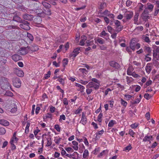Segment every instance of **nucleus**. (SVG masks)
Wrapping results in <instances>:
<instances>
[{
  "instance_id": "1",
  "label": "nucleus",
  "mask_w": 159,
  "mask_h": 159,
  "mask_svg": "<svg viewBox=\"0 0 159 159\" xmlns=\"http://www.w3.org/2000/svg\"><path fill=\"white\" fill-rule=\"evenodd\" d=\"M130 47L132 50L134 51L135 49H138L140 47V44L137 43L134 40H132L130 43Z\"/></svg>"
},
{
  "instance_id": "2",
  "label": "nucleus",
  "mask_w": 159,
  "mask_h": 159,
  "mask_svg": "<svg viewBox=\"0 0 159 159\" xmlns=\"http://www.w3.org/2000/svg\"><path fill=\"white\" fill-rule=\"evenodd\" d=\"M22 24L20 25V27L22 29L26 30H29L30 27L29 26V23L27 21L23 20L21 23Z\"/></svg>"
},
{
  "instance_id": "3",
  "label": "nucleus",
  "mask_w": 159,
  "mask_h": 159,
  "mask_svg": "<svg viewBox=\"0 0 159 159\" xmlns=\"http://www.w3.org/2000/svg\"><path fill=\"white\" fill-rule=\"evenodd\" d=\"M149 11H147L146 9L144 10L142 13L141 16L143 20L145 22L147 21L148 19H149L150 16H149Z\"/></svg>"
},
{
  "instance_id": "4",
  "label": "nucleus",
  "mask_w": 159,
  "mask_h": 159,
  "mask_svg": "<svg viewBox=\"0 0 159 159\" xmlns=\"http://www.w3.org/2000/svg\"><path fill=\"white\" fill-rule=\"evenodd\" d=\"M134 15L133 12L132 11H127L124 14L125 18L127 21H129L133 17Z\"/></svg>"
},
{
  "instance_id": "5",
  "label": "nucleus",
  "mask_w": 159,
  "mask_h": 159,
  "mask_svg": "<svg viewBox=\"0 0 159 159\" xmlns=\"http://www.w3.org/2000/svg\"><path fill=\"white\" fill-rule=\"evenodd\" d=\"M30 47L26 48H22L19 51V53L21 55H25L27 54L29 50Z\"/></svg>"
},
{
  "instance_id": "6",
  "label": "nucleus",
  "mask_w": 159,
  "mask_h": 159,
  "mask_svg": "<svg viewBox=\"0 0 159 159\" xmlns=\"http://www.w3.org/2000/svg\"><path fill=\"white\" fill-rule=\"evenodd\" d=\"M100 84H97L96 83L93 82H90L88 84L87 86L90 88H94L95 90L98 89L100 87Z\"/></svg>"
},
{
  "instance_id": "7",
  "label": "nucleus",
  "mask_w": 159,
  "mask_h": 159,
  "mask_svg": "<svg viewBox=\"0 0 159 159\" xmlns=\"http://www.w3.org/2000/svg\"><path fill=\"white\" fill-rule=\"evenodd\" d=\"M13 85L17 88H19L21 86V81L18 78H16L12 81Z\"/></svg>"
},
{
  "instance_id": "8",
  "label": "nucleus",
  "mask_w": 159,
  "mask_h": 159,
  "mask_svg": "<svg viewBox=\"0 0 159 159\" xmlns=\"http://www.w3.org/2000/svg\"><path fill=\"white\" fill-rule=\"evenodd\" d=\"M109 35L108 33L106 32L104 30H103L100 34L99 36L107 40L109 38Z\"/></svg>"
},
{
  "instance_id": "9",
  "label": "nucleus",
  "mask_w": 159,
  "mask_h": 159,
  "mask_svg": "<svg viewBox=\"0 0 159 159\" xmlns=\"http://www.w3.org/2000/svg\"><path fill=\"white\" fill-rule=\"evenodd\" d=\"M110 65L111 66L116 69H118L120 67V66L118 63L113 61H111L110 63Z\"/></svg>"
},
{
  "instance_id": "10",
  "label": "nucleus",
  "mask_w": 159,
  "mask_h": 159,
  "mask_svg": "<svg viewBox=\"0 0 159 159\" xmlns=\"http://www.w3.org/2000/svg\"><path fill=\"white\" fill-rule=\"evenodd\" d=\"M7 81V78L4 77L0 78V86L2 89V87H4L5 85V83Z\"/></svg>"
},
{
  "instance_id": "11",
  "label": "nucleus",
  "mask_w": 159,
  "mask_h": 159,
  "mask_svg": "<svg viewBox=\"0 0 159 159\" xmlns=\"http://www.w3.org/2000/svg\"><path fill=\"white\" fill-rule=\"evenodd\" d=\"M147 7H146V6H145L144 10L146 9L147 11H148L149 13L152 12L153 10V8H154V5L151 4H148V3L147 4Z\"/></svg>"
},
{
  "instance_id": "12",
  "label": "nucleus",
  "mask_w": 159,
  "mask_h": 159,
  "mask_svg": "<svg viewBox=\"0 0 159 159\" xmlns=\"http://www.w3.org/2000/svg\"><path fill=\"white\" fill-rule=\"evenodd\" d=\"M152 63H148L145 67V70L147 73L148 74H149L152 68Z\"/></svg>"
},
{
  "instance_id": "13",
  "label": "nucleus",
  "mask_w": 159,
  "mask_h": 159,
  "mask_svg": "<svg viewBox=\"0 0 159 159\" xmlns=\"http://www.w3.org/2000/svg\"><path fill=\"white\" fill-rule=\"evenodd\" d=\"M23 17L24 19L30 21L33 19V17L32 15L25 14L23 15Z\"/></svg>"
},
{
  "instance_id": "14",
  "label": "nucleus",
  "mask_w": 159,
  "mask_h": 159,
  "mask_svg": "<svg viewBox=\"0 0 159 159\" xmlns=\"http://www.w3.org/2000/svg\"><path fill=\"white\" fill-rule=\"evenodd\" d=\"M12 58L14 61H17L21 60L22 57L17 54H15L12 56Z\"/></svg>"
},
{
  "instance_id": "15",
  "label": "nucleus",
  "mask_w": 159,
  "mask_h": 159,
  "mask_svg": "<svg viewBox=\"0 0 159 159\" xmlns=\"http://www.w3.org/2000/svg\"><path fill=\"white\" fill-rule=\"evenodd\" d=\"M87 37L86 36H82L81 37V40L80 43V45L81 46H83L85 44L84 42L87 40Z\"/></svg>"
},
{
  "instance_id": "16",
  "label": "nucleus",
  "mask_w": 159,
  "mask_h": 159,
  "mask_svg": "<svg viewBox=\"0 0 159 159\" xmlns=\"http://www.w3.org/2000/svg\"><path fill=\"white\" fill-rule=\"evenodd\" d=\"M80 123L84 125H85L87 123V119L86 117L83 113L82 114Z\"/></svg>"
},
{
  "instance_id": "17",
  "label": "nucleus",
  "mask_w": 159,
  "mask_h": 159,
  "mask_svg": "<svg viewBox=\"0 0 159 159\" xmlns=\"http://www.w3.org/2000/svg\"><path fill=\"white\" fill-rule=\"evenodd\" d=\"M152 140V137L151 136L146 135L143 139V141L147 142L148 141L150 143L151 140Z\"/></svg>"
},
{
  "instance_id": "18",
  "label": "nucleus",
  "mask_w": 159,
  "mask_h": 159,
  "mask_svg": "<svg viewBox=\"0 0 159 159\" xmlns=\"http://www.w3.org/2000/svg\"><path fill=\"white\" fill-rule=\"evenodd\" d=\"M95 41L97 42L99 44H103L105 43L104 40L102 38L100 37H97L94 39Z\"/></svg>"
},
{
  "instance_id": "19",
  "label": "nucleus",
  "mask_w": 159,
  "mask_h": 159,
  "mask_svg": "<svg viewBox=\"0 0 159 159\" xmlns=\"http://www.w3.org/2000/svg\"><path fill=\"white\" fill-rule=\"evenodd\" d=\"M30 50L32 52H36L39 49L38 46L35 44H34L31 47H30Z\"/></svg>"
},
{
  "instance_id": "20",
  "label": "nucleus",
  "mask_w": 159,
  "mask_h": 159,
  "mask_svg": "<svg viewBox=\"0 0 159 159\" xmlns=\"http://www.w3.org/2000/svg\"><path fill=\"white\" fill-rule=\"evenodd\" d=\"M0 124L5 126H7L9 124L8 121L4 120H0Z\"/></svg>"
},
{
  "instance_id": "21",
  "label": "nucleus",
  "mask_w": 159,
  "mask_h": 159,
  "mask_svg": "<svg viewBox=\"0 0 159 159\" xmlns=\"http://www.w3.org/2000/svg\"><path fill=\"white\" fill-rule=\"evenodd\" d=\"M72 144L74 145V146H72V148L75 151H77L78 149V143L77 142L75 141H73L72 142Z\"/></svg>"
},
{
  "instance_id": "22",
  "label": "nucleus",
  "mask_w": 159,
  "mask_h": 159,
  "mask_svg": "<svg viewBox=\"0 0 159 159\" xmlns=\"http://www.w3.org/2000/svg\"><path fill=\"white\" fill-rule=\"evenodd\" d=\"M42 4L46 9H49L51 7V6L50 4L45 1L42 2Z\"/></svg>"
},
{
  "instance_id": "23",
  "label": "nucleus",
  "mask_w": 159,
  "mask_h": 159,
  "mask_svg": "<svg viewBox=\"0 0 159 159\" xmlns=\"http://www.w3.org/2000/svg\"><path fill=\"white\" fill-rule=\"evenodd\" d=\"M10 143L11 144V148L12 150H15L16 149V147L14 143H16L17 142H15V141L11 140Z\"/></svg>"
},
{
  "instance_id": "24",
  "label": "nucleus",
  "mask_w": 159,
  "mask_h": 159,
  "mask_svg": "<svg viewBox=\"0 0 159 159\" xmlns=\"http://www.w3.org/2000/svg\"><path fill=\"white\" fill-rule=\"evenodd\" d=\"M94 44L93 40H87L85 42V46H90Z\"/></svg>"
},
{
  "instance_id": "25",
  "label": "nucleus",
  "mask_w": 159,
  "mask_h": 159,
  "mask_svg": "<svg viewBox=\"0 0 159 159\" xmlns=\"http://www.w3.org/2000/svg\"><path fill=\"white\" fill-rule=\"evenodd\" d=\"M145 6V5H143L141 3H139L137 5V6L139 8V11L140 12L142 11L144 7Z\"/></svg>"
},
{
  "instance_id": "26",
  "label": "nucleus",
  "mask_w": 159,
  "mask_h": 159,
  "mask_svg": "<svg viewBox=\"0 0 159 159\" xmlns=\"http://www.w3.org/2000/svg\"><path fill=\"white\" fill-rule=\"evenodd\" d=\"M16 72L17 75L19 77H22L24 76V72L22 70H17Z\"/></svg>"
},
{
  "instance_id": "27",
  "label": "nucleus",
  "mask_w": 159,
  "mask_h": 159,
  "mask_svg": "<svg viewBox=\"0 0 159 159\" xmlns=\"http://www.w3.org/2000/svg\"><path fill=\"white\" fill-rule=\"evenodd\" d=\"M61 138H60L59 136L54 137V140L55 143L59 145L61 143Z\"/></svg>"
},
{
  "instance_id": "28",
  "label": "nucleus",
  "mask_w": 159,
  "mask_h": 159,
  "mask_svg": "<svg viewBox=\"0 0 159 159\" xmlns=\"http://www.w3.org/2000/svg\"><path fill=\"white\" fill-rule=\"evenodd\" d=\"M139 16V14L138 13H136L134 16V23L136 25H138V23L137 22L138 19V17Z\"/></svg>"
},
{
  "instance_id": "29",
  "label": "nucleus",
  "mask_w": 159,
  "mask_h": 159,
  "mask_svg": "<svg viewBox=\"0 0 159 159\" xmlns=\"http://www.w3.org/2000/svg\"><path fill=\"white\" fill-rule=\"evenodd\" d=\"M13 20L20 23H21L23 21L20 18L17 16H14L13 17Z\"/></svg>"
},
{
  "instance_id": "30",
  "label": "nucleus",
  "mask_w": 159,
  "mask_h": 159,
  "mask_svg": "<svg viewBox=\"0 0 159 159\" xmlns=\"http://www.w3.org/2000/svg\"><path fill=\"white\" fill-rule=\"evenodd\" d=\"M89 152L87 149H85L83 153V158L85 159L89 156Z\"/></svg>"
},
{
  "instance_id": "31",
  "label": "nucleus",
  "mask_w": 159,
  "mask_h": 159,
  "mask_svg": "<svg viewBox=\"0 0 159 159\" xmlns=\"http://www.w3.org/2000/svg\"><path fill=\"white\" fill-rule=\"evenodd\" d=\"M132 148L130 144H129L128 146L126 147L123 148V151L126 152H128Z\"/></svg>"
},
{
  "instance_id": "32",
  "label": "nucleus",
  "mask_w": 159,
  "mask_h": 159,
  "mask_svg": "<svg viewBox=\"0 0 159 159\" xmlns=\"http://www.w3.org/2000/svg\"><path fill=\"white\" fill-rule=\"evenodd\" d=\"M133 71V68L131 66L129 67L127 70V74L129 75H131V74L133 73L132 72Z\"/></svg>"
},
{
  "instance_id": "33",
  "label": "nucleus",
  "mask_w": 159,
  "mask_h": 159,
  "mask_svg": "<svg viewBox=\"0 0 159 159\" xmlns=\"http://www.w3.org/2000/svg\"><path fill=\"white\" fill-rule=\"evenodd\" d=\"M104 132V131L103 129H102V130L98 131V132H97L95 134L96 135V137L98 138H100V136L99 135H101Z\"/></svg>"
},
{
  "instance_id": "34",
  "label": "nucleus",
  "mask_w": 159,
  "mask_h": 159,
  "mask_svg": "<svg viewBox=\"0 0 159 159\" xmlns=\"http://www.w3.org/2000/svg\"><path fill=\"white\" fill-rule=\"evenodd\" d=\"M75 86L79 88L80 90H79L81 91H83L85 89L84 86L78 83H76L75 84Z\"/></svg>"
},
{
  "instance_id": "35",
  "label": "nucleus",
  "mask_w": 159,
  "mask_h": 159,
  "mask_svg": "<svg viewBox=\"0 0 159 159\" xmlns=\"http://www.w3.org/2000/svg\"><path fill=\"white\" fill-rule=\"evenodd\" d=\"M46 139L47 140V144L46 146L47 147H49L51 146L52 144V143L51 138H47Z\"/></svg>"
},
{
  "instance_id": "36",
  "label": "nucleus",
  "mask_w": 159,
  "mask_h": 159,
  "mask_svg": "<svg viewBox=\"0 0 159 159\" xmlns=\"http://www.w3.org/2000/svg\"><path fill=\"white\" fill-rule=\"evenodd\" d=\"M113 22L115 25L116 27H118L121 26V22L118 20H114Z\"/></svg>"
},
{
  "instance_id": "37",
  "label": "nucleus",
  "mask_w": 159,
  "mask_h": 159,
  "mask_svg": "<svg viewBox=\"0 0 159 159\" xmlns=\"http://www.w3.org/2000/svg\"><path fill=\"white\" fill-rule=\"evenodd\" d=\"M116 123V121L115 120H111L109 122L108 125V126L109 127H112Z\"/></svg>"
},
{
  "instance_id": "38",
  "label": "nucleus",
  "mask_w": 159,
  "mask_h": 159,
  "mask_svg": "<svg viewBox=\"0 0 159 159\" xmlns=\"http://www.w3.org/2000/svg\"><path fill=\"white\" fill-rule=\"evenodd\" d=\"M58 79L57 80L60 82V83L63 85H64L65 82L64 79L61 78L60 76H58Z\"/></svg>"
},
{
  "instance_id": "39",
  "label": "nucleus",
  "mask_w": 159,
  "mask_h": 159,
  "mask_svg": "<svg viewBox=\"0 0 159 159\" xmlns=\"http://www.w3.org/2000/svg\"><path fill=\"white\" fill-rule=\"evenodd\" d=\"M123 28V26L122 25L118 27H116L115 32L118 33L122 30Z\"/></svg>"
},
{
  "instance_id": "40",
  "label": "nucleus",
  "mask_w": 159,
  "mask_h": 159,
  "mask_svg": "<svg viewBox=\"0 0 159 159\" xmlns=\"http://www.w3.org/2000/svg\"><path fill=\"white\" fill-rule=\"evenodd\" d=\"M68 62V59L67 58L64 59L63 61V67H65L66 65Z\"/></svg>"
},
{
  "instance_id": "41",
  "label": "nucleus",
  "mask_w": 159,
  "mask_h": 159,
  "mask_svg": "<svg viewBox=\"0 0 159 159\" xmlns=\"http://www.w3.org/2000/svg\"><path fill=\"white\" fill-rule=\"evenodd\" d=\"M127 80V82L128 84L130 83L131 82L133 81V79L130 77L127 76L126 77Z\"/></svg>"
},
{
  "instance_id": "42",
  "label": "nucleus",
  "mask_w": 159,
  "mask_h": 159,
  "mask_svg": "<svg viewBox=\"0 0 159 159\" xmlns=\"http://www.w3.org/2000/svg\"><path fill=\"white\" fill-rule=\"evenodd\" d=\"M51 75V72L50 71H49L48 72L47 74L44 75V79H47L49 78Z\"/></svg>"
},
{
  "instance_id": "43",
  "label": "nucleus",
  "mask_w": 159,
  "mask_h": 159,
  "mask_svg": "<svg viewBox=\"0 0 159 159\" xmlns=\"http://www.w3.org/2000/svg\"><path fill=\"white\" fill-rule=\"evenodd\" d=\"M16 132L14 133L13 137L12 138H11V140H13L14 141H15V142H17V141L18 140V139L16 138Z\"/></svg>"
},
{
  "instance_id": "44",
  "label": "nucleus",
  "mask_w": 159,
  "mask_h": 159,
  "mask_svg": "<svg viewBox=\"0 0 159 159\" xmlns=\"http://www.w3.org/2000/svg\"><path fill=\"white\" fill-rule=\"evenodd\" d=\"M52 115L50 113H47L45 116H43V119H45L47 118H52Z\"/></svg>"
},
{
  "instance_id": "45",
  "label": "nucleus",
  "mask_w": 159,
  "mask_h": 159,
  "mask_svg": "<svg viewBox=\"0 0 159 159\" xmlns=\"http://www.w3.org/2000/svg\"><path fill=\"white\" fill-rule=\"evenodd\" d=\"M150 55V54H148L145 56V59L147 61H150L151 60V58L149 57Z\"/></svg>"
},
{
  "instance_id": "46",
  "label": "nucleus",
  "mask_w": 159,
  "mask_h": 159,
  "mask_svg": "<svg viewBox=\"0 0 159 159\" xmlns=\"http://www.w3.org/2000/svg\"><path fill=\"white\" fill-rule=\"evenodd\" d=\"M106 4L105 3H101L100 6V10L99 13H101L102 9L104 8V5Z\"/></svg>"
},
{
  "instance_id": "47",
  "label": "nucleus",
  "mask_w": 159,
  "mask_h": 159,
  "mask_svg": "<svg viewBox=\"0 0 159 159\" xmlns=\"http://www.w3.org/2000/svg\"><path fill=\"white\" fill-rule=\"evenodd\" d=\"M6 133V130L3 127H0V134L2 135Z\"/></svg>"
},
{
  "instance_id": "48",
  "label": "nucleus",
  "mask_w": 159,
  "mask_h": 159,
  "mask_svg": "<svg viewBox=\"0 0 159 159\" xmlns=\"http://www.w3.org/2000/svg\"><path fill=\"white\" fill-rule=\"evenodd\" d=\"M30 126V123L27 122L25 127V132L26 133H28L29 132V127Z\"/></svg>"
},
{
  "instance_id": "49",
  "label": "nucleus",
  "mask_w": 159,
  "mask_h": 159,
  "mask_svg": "<svg viewBox=\"0 0 159 159\" xmlns=\"http://www.w3.org/2000/svg\"><path fill=\"white\" fill-rule=\"evenodd\" d=\"M79 70L80 72L84 74H87L88 73L87 71L85 68H80L79 69Z\"/></svg>"
},
{
  "instance_id": "50",
  "label": "nucleus",
  "mask_w": 159,
  "mask_h": 159,
  "mask_svg": "<svg viewBox=\"0 0 159 159\" xmlns=\"http://www.w3.org/2000/svg\"><path fill=\"white\" fill-rule=\"evenodd\" d=\"M27 37L31 41H33L34 39V38L33 35L27 33Z\"/></svg>"
},
{
  "instance_id": "51",
  "label": "nucleus",
  "mask_w": 159,
  "mask_h": 159,
  "mask_svg": "<svg viewBox=\"0 0 159 159\" xmlns=\"http://www.w3.org/2000/svg\"><path fill=\"white\" fill-rule=\"evenodd\" d=\"M110 12L109 11H108L107 10H106L104 11L103 12H101V13L100 14H103L105 16H108V14H109Z\"/></svg>"
},
{
  "instance_id": "52",
  "label": "nucleus",
  "mask_w": 159,
  "mask_h": 159,
  "mask_svg": "<svg viewBox=\"0 0 159 159\" xmlns=\"http://www.w3.org/2000/svg\"><path fill=\"white\" fill-rule=\"evenodd\" d=\"M103 116V115H102V114L101 113H100L98 116V121H99V122H101L102 121V117Z\"/></svg>"
},
{
  "instance_id": "53",
  "label": "nucleus",
  "mask_w": 159,
  "mask_h": 159,
  "mask_svg": "<svg viewBox=\"0 0 159 159\" xmlns=\"http://www.w3.org/2000/svg\"><path fill=\"white\" fill-rule=\"evenodd\" d=\"M152 83V81L150 80L147 81L145 85L144 86V88H146L147 86H149Z\"/></svg>"
},
{
  "instance_id": "54",
  "label": "nucleus",
  "mask_w": 159,
  "mask_h": 159,
  "mask_svg": "<svg viewBox=\"0 0 159 159\" xmlns=\"http://www.w3.org/2000/svg\"><path fill=\"white\" fill-rule=\"evenodd\" d=\"M92 81L97 84H100V81L95 78H93L91 80Z\"/></svg>"
},
{
  "instance_id": "55",
  "label": "nucleus",
  "mask_w": 159,
  "mask_h": 159,
  "mask_svg": "<svg viewBox=\"0 0 159 159\" xmlns=\"http://www.w3.org/2000/svg\"><path fill=\"white\" fill-rule=\"evenodd\" d=\"M144 50L145 51H147L148 53H150L151 52V48L149 47H145L144 48Z\"/></svg>"
},
{
  "instance_id": "56",
  "label": "nucleus",
  "mask_w": 159,
  "mask_h": 159,
  "mask_svg": "<svg viewBox=\"0 0 159 159\" xmlns=\"http://www.w3.org/2000/svg\"><path fill=\"white\" fill-rule=\"evenodd\" d=\"M155 11L154 13V16H157V14L159 13V9L156 7H155L154 9Z\"/></svg>"
},
{
  "instance_id": "57",
  "label": "nucleus",
  "mask_w": 159,
  "mask_h": 159,
  "mask_svg": "<svg viewBox=\"0 0 159 159\" xmlns=\"http://www.w3.org/2000/svg\"><path fill=\"white\" fill-rule=\"evenodd\" d=\"M80 49V47H78L75 49L73 51V53H77V54H78L80 52H79V50Z\"/></svg>"
},
{
  "instance_id": "58",
  "label": "nucleus",
  "mask_w": 159,
  "mask_h": 159,
  "mask_svg": "<svg viewBox=\"0 0 159 159\" xmlns=\"http://www.w3.org/2000/svg\"><path fill=\"white\" fill-rule=\"evenodd\" d=\"M143 40L147 43H149L150 42V40L148 37L145 36L143 38Z\"/></svg>"
},
{
  "instance_id": "59",
  "label": "nucleus",
  "mask_w": 159,
  "mask_h": 159,
  "mask_svg": "<svg viewBox=\"0 0 159 159\" xmlns=\"http://www.w3.org/2000/svg\"><path fill=\"white\" fill-rule=\"evenodd\" d=\"M107 153V150H104L100 153V154L99 155V157H101Z\"/></svg>"
},
{
  "instance_id": "60",
  "label": "nucleus",
  "mask_w": 159,
  "mask_h": 159,
  "mask_svg": "<svg viewBox=\"0 0 159 159\" xmlns=\"http://www.w3.org/2000/svg\"><path fill=\"white\" fill-rule=\"evenodd\" d=\"M135 133L134 132L133 130L129 129V134L133 137H134V135L135 134Z\"/></svg>"
},
{
  "instance_id": "61",
  "label": "nucleus",
  "mask_w": 159,
  "mask_h": 159,
  "mask_svg": "<svg viewBox=\"0 0 159 159\" xmlns=\"http://www.w3.org/2000/svg\"><path fill=\"white\" fill-rule=\"evenodd\" d=\"M121 103L125 107H126L127 106V102L122 99H121Z\"/></svg>"
},
{
  "instance_id": "62",
  "label": "nucleus",
  "mask_w": 159,
  "mask_h": 159,
  "mask_svg": "<svg viewBox=\"0 0 159 159\" xmlns=\"http://www.w3.org/2000/svg\"><path fill=\"white\" fill-rule=\"evenodd\" d=\"M151 96L148 93H145L144 95V97L146 99L148 100L150 99Z\"/></svg>"
},
{
  "instance_id": "63",
  "label": "nucleus",
  "mask_w": 159,
  "mask_h": 159,
  "mask_svg": "<svg viewBox=\"0 0 159 159\" xmlns=\"http://www.w3.org/2000/svg\"><path fill=\"white\" fill-rule=\"evenodd\" d=\"M104 19L105 22L107 24H108L109 23L110 20L108 17L106 16H104Z\"/></svg>"
},
{
  "instance_id": "64",
  "label": "nucleus",
  "mask_w": 159,
  "mask_h": 159,
  "mask_svg": "<svg viewBox=\"0 0 159 159\" xmlns=\"http://www.w3.org/2000/svg\"><path fill=\"white\" fill-rule=\"evenodd\" d=\"M107 29L108 31L111 34H112V30L113 29L112 28L110 25H108L107 27Z\"/></svg>"
}]
</instances>
